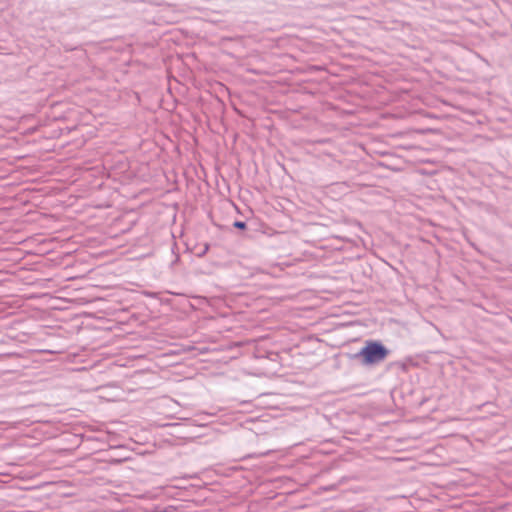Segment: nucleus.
Masks as SVG:
<instances>
[{"instance_id": "nucleus-1", "label": "nucleus", "mask_w": 512, "mask_h": 512, "mask_svg": "<svg viewBox=\"0 0 512 512\" xmlns=\"http://www.w3.org/2000/svg\"><path fill=\"white\" fill-rule=\"evenodd\" d=\"M388 354L389 350L381 342L367 341L354 358L361 359L364 365H373L382 362Z\"/></svg>"}, {"instance_id": "nucleus-2", "label": "nucleus", "mask_w": 512, "mask_h": 512, "mask_svg": "<svg viewBox=\"0 0 512 512\" xmlns=\"http://www.w3.org/2000/svg\"><path fill=\"white\" fill-rule=\"evenodd\" d=\"M233 226H234L235 228H237V229H240V230H244V229H246V227H247L246 223H245V222H243V221H235V222L233 223Z\"/></svg>"}, {"instance_id": "nucleus-3", "label": "nucleus", "mask_w": 512, "mask_h": 512, "mask_svg": "<svg viewBox=\"0 0 512 512\" xmlns=\"http://www.w3.org/2000/svg\"><path fill=\"white\" fill-rule=\"evenodd\" d=\"M151 512H170L168 509H164V510H153Z\"/></svg>"}]
</instances>
